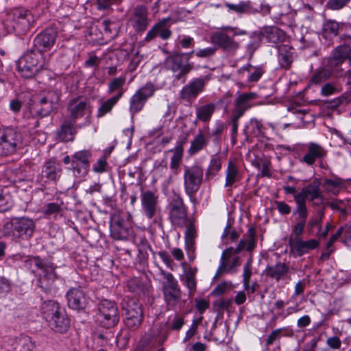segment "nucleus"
Instances as JSON below:
<instances>
[{
    "label": "nucleus",
    "mask_w": 351,
    "mask_h": 351,
    "mask_svg": "<svg viewBox=\"0 0 351 351\" xmlns=\"http://www.w3.org/2000/svg\"><path fill=\"white\" fill-rule=\"evenodd\" d=\"M123 0H95L96 8L99 10H109L113 5H119Z\"/></svg>",
    "instance_id": "nucleus-56"
},
{
    "label": "nucleus",
    "mask_w": 351,
    "mask_h": 351,
    "mask_svg": "<svg viewBox=\"0 0 351 351\" xmlns=\"http://www.w3.org/2000/svg\"><path fill=\"white\" fill-rule=\"evenodd\" d=\"M260 165H261V167L260 169L261 173L258 174V176L271 177V162L267 159L260 158Z\"/></svg>",
    "instance_id": "nucleus-60"
},
{
    "label": "nucleus",
    "mask_w": 351,
    "mask_h": 351,
    "mask_svg": "<svg viewBox=\"0 0 351 351\" xmlns=\"http://www.w3.org/2000/svg\"><path fill=\"white\" fill-rule=\"evenodd\" d=\"M232 304V300L230 298H220L213 302V308L219 311H229Z\"/></svg>",
    "instance_id": "nucleus-54"
},
{
    "label": "nucleus",
    "mask_w": 351,
    "mask_h": 351,
    "mask_svg": "<svg viewBox=\"0 0 351 351\" xmlns=\"http://www.w3.org/2000/svg\"><path fill=\"white\" fill-rule=\"evenodd\" d=\"M108 162L106 156H103L94 164L93 170L95 173H101L106 171Z\"/></svg>",
    "instance_id": "nucleus-61"
},
{
    "label": "nucleus",
    "mask_w": 351,
    "mask_h": 351,
    "mask_svg": "<svg viewBox=\"0 0 351 351\" xmlns=\"http://www.w3.org/2000/svg\"><path fill=\"white\" fill-rule=\"evenodd\" d=\"M259 34L262 39L265 38L270 43L276 44L284 42L286 39L285 33L276 26L265 27Z\"/></svg>",
    "instance_id": "nucleus-31"
},
{
    "label": "nucleus",
    "mask_w": 351,
    "mask_h": 351,
    "mask_svg": "<svg viewBox=\"0 0 351 351\" xmlns=\"http://www.w3.org/2000/svg\"><path fill=\"white\" fill-rule=\"evenodd\" d=\"M256 228L251 226L248 228L243 238L239 241V244L235 248V251L236 252H239V254L244 250L252 253L256 247Z\"/></svg>",
    "instance_id": "nucleus-28"
},
{
    "label": "nucleus",
    "mask_w": 351,
    "mask_h": 351,
    "mask_svg": "<svg viewBox=\"0 0 351 351\" xmlns=\"http://www.w3.org/2000/svg\"><path fill=\"white\" fill-rule=\"evenodd\" d=\"M327 151L316 143H310L306 146V152L304 154L301 162L312 166L316 160H321L326 157Z\"/></svg>",
    "instance_id": "nucleus-23"
},
{
    "label": "nucleus",
    "mask_w": 351,
    "mask_h": 351,
    "mask_svg": "<svg viewBox=\"0 0 351 351\" xmlns=\"http://www.w3.org/2000/svg\"><path fill=\"white\" fill-rule=\"evenodd\" d=\"M197 272V267H193L188 265L184 269V285L189 289V295L192 297L197 289L196 274Z\"/></svg>",
    "instance_id": "nucleus-36"
},
{
    "label": "nucleus",
    "mask_w": 351,
    "mask_h": 351,
    "mask_svg": "<svg viewBox=\"0 0 351 351\" xmlns=\"http://www.w3.org/2000/svg\"><path fill=\"white\" fill-rule=\"evenodd\" d=\"M321 184L319 179L315 178L311 184L302 189L307 199L312 202L313 206H319L324 202V196L320 189Z\"/></svg>",
    "instance_id": "nucleus-25"
},
{
    "label": "nucleus",
    "mask_w": 351,
    "mask_h": 351,
    "mask_svg": "<svg viewBox=\"0 0 351 351\" xmlns=\"http://www.w3.org/2000/svg\"><path fill=\"white\" fill-rule=\"evenodd\" d=\"M239 237V234L232 228L230 223H228L223 230L221 235V239L225 240H230L232 242L236 241Z\"/></svg>",
    "instance_id": "nucleus-57"
},
{
    "label": "nucleus",
    "mask_w": 351,
    "mask_h": 351,
    "mask_svg": "<svg viewBox=\"0 0 351 351\" xmlns=\"http://www.w3.org/2000/svg\"><path fill=\"white\" fill-rule=\"evenodd\" d=\"M156 91L155 86L148 82L138 89L130 99V112L132 115L140 112L147 100L152 97Z\"/></svg>",
    "instance_id": "nucleus-14"
},
{
    "label": "nucleus",
    "mask_w": 351,
    "mask_h": 351,
    "mask_svg": "<svg viewBox=\"0 0 351 351\" xmlns=\"http://www.w3.org/2000/svg\"><path fill=\"white\" fill-rule=\"evenodd\" d=\"M184 169V191L190 200L195 204L197 202L195 194L203 182L204 169L198 165H194L191 167L186 166Z\"/></svg>",
    "instance_id": "nucleus-7"
},
{
    "label": "nucleus",
    "mask_w": 351,
    "mask_h": 351,
    "mask_svg": "<svg viewBox=\"0 0 351 351\" xmlns=\"http://www.w3.org/2000/svg\"><path fill=\"white\" fill-rule=\"evenodd\" d=\"M36 113L41 117L49 115L56 108L42 97L36 104Z\"/></svg>",
    "instance_id": "nucleus-50"
},
{
    "label": "nucleus",
    "mask_w": 351,
    "mask_h": 351,
    "mask_svg": "<svg viewBox=\"0 0 351 351\" xmlns=\"http://www.w3.org/2000/svg\"><path fill=\"white\" fill-rule=\"evenodd\" d=\"M75 121L65 119L61 124L60 130L57 131V136L62 141L69 142L74 140L77 133Z\"/></svg>",
    "instance_id": "nucleus-29"
},
{
    "label": "nucleus",
    "mask_w": 351,
    "mask_h": 351,
    "mask_svg": "<svg viewBox=\"0 0 351 351\" xmlns=\"http://www.w3.org/2000/svg\"><path fill=\"white\" fill-rule=\"evenodd\" d=\"M252 258L250 257L247 262L245 263L243 267V287L245 290H248L250 287V282L251 276L252 274Z\"/></svg>",
    "instance_id": "nucleus-53"
},
{
    "label": "nucleus",
    "mask_w": 351,
    "mask_h": 351,
    "mask_svg": "<svg viewBox=\"0 0 351 351\" xmlns=\"http://www.w3.org/2000/svg\"><path fill=\"white\" fill-rule=\"evenodd\" d=\"M119 101L117 97H111L101 103L97 112V117L101 118L111 112L113 107Z\"/></svg>",
    "instance_id": "nucleus-46"
},
{
    "label": "nucleus",
    "mask_w": 351,
    "mask_h": 351,
    "mask_svg": "<svg viewBox=\"0 0 351 351\" xmlns=\"http://www.w3.org/2000/svg\"><path fill=\"white\" fill-rule=\"evenodd\" d=\"M251 127L250 134L253 137H262L264 136V130L265 128L263 123L256 119H252L250 121Z\"/></svg>",
    "instance_id": "nucleus-51"
},
{
    "label": "nucleus",
    "mask_w": 351,
    "mask_h": 351,
    "mask_svg": "<svg viewBox=\"0 0 351 351\" xmlns=\"http://www.w3.org/2000/svg\"><path fill=\"white\" fill-rule=\"evenodd\" d=\"M41 313L49 326L55 332L64 333L70 327V320L60 304L53 300H47L42 304Z\"/></svg>",
    "instance_id": "nucleus-1"
},
{
    "label": "nucleus",
    "mask_w": 351,
    "mask_h": 351,
    "mask_svg": "<svg viewBox=\"0 0 351 351\" xmlns=\"http://www.w3.org/2000/svg\"><path fill=\"white\" fill-rule=\"evenodd\" d=\"M97 316L101 326L106 328L115 327L120 320L117 304L108 300H101L98 304Z\"/></svg>",
    "instance_id": "nucleus-9"
},
{
    "label": "nucleus",
    "mask_w": 351,
    "mask_h": 351,
    "mask_svg": "<svg viewBox=\"0 0 351 351\" xmlns=\"http://www.w3.org/2000/svg\"><path fill=\"white\" fill-rule=\"evenodd\" d=\"M129 21L136 32H144L149 25L147 8L143 5H136L132 11Z\"/></svg>",
    "instance_id": "nucleus-20"
},
{
    "label": "nucleus",
    "mask_w": 351,
    "mask_h": 351,
    "mask_svg": "<svg viewBox=\"0 0 351 351\" xmlns=\"http://www.w3.org/2000/svg\"><path fill=\"white\" fill-rule=\"evenodd\" d=\"M89 106V99L83 95H77L72 98L68 102L66 107L69 119L76 121L77 119L83 117Z\"/></svg>",
    "instance_id": "nucleus-18"
},
{
    "label": "nucleus",
    "mask_w": 351,
    "mask_h": 351,
    "mask_svg": "<svg viewBox=\"0 0 351 351\" xmlns=\"http://www.w3.org/2000/svg\"><path fill=\"white\" fill-rule=\"evenodd\" d=\"M227 8L230 10L234 11L238 13H255V10L250 1H241L238 4L227 3Z\"/></svg>",
    "instance_id": "nucleus-47"
},
{
    "label": "nucleus",
    "mask_w": 351,
    "mask_h": 351,
    "mask_svg": "<svg viewBox=\"0 0 351 351\" xmlns=\"http://www.w3.org/2000/svg\"><path fill=\"white\" fill-rule=\"evenodd\" d=\"M44 100L48 101L51 105H53L56 108L58 105V102L60 101V94L56 91L51 90L47 93V94L43 97Z\"/></svg>",
    "instance_id": "nucleus-63"
},
{
    "label": "nucleus",
    "mask_w": 351,
    "mask_h": 351,
    "mask_svg": "<svg viewBox=\"0 0 351 351\" xmlns=\"http://www.w3.org/2000/svg\"><path fill=\"white\" fill-rule=\"evenodd\" d=\"M186 137L183 140L178 141L175 148L171 150L173 152V154L171 158L170 168L174 171H177L182 162L184 154V145L186 143Z\"/></svg>",
    "instance_id": "nucleus-39"
},
{
    "label": "nucleus",
    "mask_w": 351,
    "mask_h": 351,
    "mask_svg": "<svg viewBox=\"0 0 351 351\" xmlns=\"http://www.w3.org/2000/svg\"><path fill=\"white\" fill-rule=\"evenodd\" d=\"M209 138L208 127H206L204 130H199L191 142L188 150L189 155L193 156L204 149L208 145Z\"/></svg>",
    "instance_id": "nucleus-27"
},
{
    "label": "nucleus",
    "mask_w": 351,
    "mask_h": 351,
    "mask_svg": "<svg viewBox=\"0 0 351 351\" xmlns=\"http://www.w3.org/2000/svg\"><path fill=\"white\" fill-rule=\"evenodd\" d=\"M237 254H239V252H236L235 248L232 247H230L223 251L221 256L220 265L217 269L215 278H217L221 275V269L224 268L228 265L233 255Z\"/></svg>",
    "instance_id": "nucleus-45"
},
{
    "label": "nucleus",
    "mask_w": 351,
    "mask_h": 351,
    "mask_svg": "<svg viewBox=\"0 0 351 351\" xmlns=\"http://www.w3.org/2000/svg\"><path fill=\"white\" fill-rule=\"evenodd\" d=\"M289 271V267L287 263L278 262L274 265L267 267L264 272L267 277L278 282L285 278Z\"/></svg>",
    "instance_id": "nucleus-33"
},
{
    "label": "nucleus",
    "mask_w": 351,
    "mask_h": 351,
    "mask_svg": "<svg viewBox=\"0 0 351 351\" xmlns=\"http://www.w3.org/2000/svg\"><path fill=\"white\" fill-rule=\"evenodd\" d=\"M123 309L125 312L124 323L126 327L132 330L138 329L143 319V310L138 301L134 298L128 300Z\"/></svg>",
    "instance_id": "nucleus-12"
},
{
    "label": "nucleus",
    "mask_w": 351,
    "mask_h": 351,
    "mask_svg": "<svg viewBox=\"0 0 351 351\" xmlns=\"http://www.w3.org/2000/svg\"><path fill=\"white\" fill-rule=\"evenodd\" d=\"M278 62L282 69L288 70L293 62L294 49L288 45L278 46Z\"/></svg>",
    "instance_id": "nucleus-34"
},
{
    "label": "nucleus",
    "mask_w": 351,
    "mask_h": 351,
    "mask_svg": "<svg viewBox=\"0 0 351 351\" xmlns=\"http://www.w3.org/2000/svg\"><path fill=\"white\" fill-rule=\"evenodd\" d=\"M33 263L35 270L36 269L42 271V274L38 279V286L46 291L50 290L58 278L53 264L41 258L39 256H34Z\"/></svg>",
    "instance_id": "nucleus-10"
},
{
    "label": "nucleus",
    "mask_w": 351,
    "mask_h": 351,
    "mask_svg": "<svg viewBox=\"0 0 351 351\" xmlns=\"http://www.w3.org/2000/svg\"><path fill=\"white\" fill-rule=\"evenodd\" d=\"M164 280L161 282V291L167 311L176 310L182 299V290L173 275L158 267Z\"/></svg>",
    "instance_id": "nucleus-2"
},
{
    "label": "nucleus",
    "mask_w": 351,
    "mask_h": 351,
    "mask_svg": "<svg viewBox=\"0 0 351 351\" xmlns=\"http://www.w3.org/2000/svg\"><path fill=\"white\" fill-rule=\"evenodd\" d=\"M347 45L337 47L332 51L331 56L328 58V63L330 68L339 66L347 60Z\"/></svg>",
    "instance_id": "nucleus-38"
},
{
    "label": "nucleus",
    "mask_w": 351,
    "mask_h": 351,
    "mask_svg": "<svg viewBox=\"0 0 351 351\" xmlns=\"http://www.w3.org/2000/svg\"><path fill=\"white\" fill-rule=\"evenodd\" d=\"M184 324V317L182 315L176 314L171 321L169 328L172 330H180Z\"/></svg>",
    "instance_id": "nucleus-64"
},
{
    "label": "nucleus",
    "mask_w": 351,
    "mask_h": 351,
    "mask_svg": "<svg viewBox=\"0 0 351 351\" xmlns=\"http://www.w3.org/2000/svg\"><path fill=\"white\" fill-rule=\"evenodd\" d=\"M216 51V47H210L204 49H199L197 51H195L193 54L199 58H208L214 56Z\"/></svg>",
    "instance_id": "nucleus-59"
},
{
    "label": "nucleus",
    "mask_w": 351,
    "mask_h": 351,
    "mask_svg": "<svg viewBox=\"0 0 351 351\" xmlns=\"http://www.w3.org/2000/svg\"><path fill=\"white\" fill-rule=\"evenodd\" d=\"M293 331L287 328H280L273 330L267 337L266 339V345L270 346L274 343L275 341L279 339L281 337H292Z\"/></svg>",
    "instance_id": "nucleus-44"
},
{
    "label": "nucleus",
    "mask_w": 351,
    "mask_h": 351,
    "mask_svg": "<svg viewBox=\"0 0 351 351\" xmlns=\"http://www.w3.org/2000/svg\"><path fill=\"white\" fill-rule=\"evenodd\" d=\"M141 201L143 214L147 219H152L160 210L158 195L149 190L141 191Z\"/></svg>",
    "instance_id": "nucleus-16"
},
{
    "label": "nucleus",
    "mask_w": 351,
    "mask_h": 351,
    "mask_svg": "<svg viewBox=\"0 0 351 351\" xmlns=\"http://www.w3.org/2000/svg\"><path fill=\"white\" fill-rule=\"evenodd\" d=\"M12 206V200L11 197L4 192L3 190H0V213H3L9 210Z\"/></svg>",
    "instance_id": "nucleus-55"
},
{
    "label": "nucleus",
    "mask_w": 351,
    "mask_h": 351,
    "mask_svg": "<svg viewBox=\"0 0 351 351\" xmlns=\"http://www.w3.org/2000/svg\"><path fill=\"white\" fill-rule=\"evenodd\" d=\"M45 65L43 53L34 49L27 51L16 62L18 72L25 78L35 77Z\"/></svg>",
    "instance_id": "nucleus-3"
},
{
    "label": "nucleus",
    "mask_w": 351,
    "mask_h": 351,
    "mask_svg": "<svg viewBox=\"0 0 351 351\" xmlns=\"http://www.w3.org/2000/svg\"><path fill=\"white\" fill-rule=\"evenodd\" d=\"M234 28L230 26H224L220 30L213 32L210 37V42L217 46L224 52L234 54L240 47L239 42L234 37L229 36L226 31H233Z\"/></svg>",
    "instance_id": "nucleus-11"
},
{
    "label": "nucleus",
    "mask_w": 351,
    "mask_h": 351,
    "mask_svg": "<svg viewBox=\"0 0 351 351\" xmlns=\"http://www.w3.org/2000/svg\"><path fill=\"white\" fill-rule=\"evenodd\" d=\"M31 19L29 12L22 8L12 9L8 16V21L12 23V28L18 33L24 32L29 29Z\"/></svg>",
    "instance_id": "nucleus-15"
},
{
    "label": "nucleus",
    "mask_w": 351,
    "mask_h": 351,
    "mask_svg": "<svg viewBox=\"0 0 351 351\" xmlns=\"http://www.w3.org/2000/svg\"><path fill=\"white\" fill-rule=\"evenodd\" d=\"M332 75L331 71L326 69H319L315 71L312 78L310 80V83L312 84H319L324 81L328 80Z\"/></svg>",
    "instance_id": "nucleus-48"
},
{
    "label": "nucleus",
    "mask_w": 351,
    "mask_h": 351,
    "mask_svg": "<svg viewBox=\"0 0 351 351\" xmlns=\"http://www.w3.org/2000/svg\"><path fill=\"white\" fill-rule=\"evenodd\" d=\"M324 186L326 190L333 195H337L339 192V188L343 186L341 179L336 178L335 179H325Z\"/></svg>",
    "instance_id": "nucleus-49"
},
{
    "label": "nucleus",
    "mask_w": 351,
    "mask_h": 351,
    "mask_svg": "<svg viewBox=\"0 0 351 351\" xmlns=\"http://www.w3.org/2000/svg\"><path fill=\"white\" fill-rule=\"evenodd\" d=\"M210 78L206 75L204 77L193 79L182 88L179 93V99L191 104L204 90L206 84Z\"/></svg>",
    "instance_id": "nucleus-13"
},
{
    "label": "nucleus",
    "mask_w": 351,
    "mask_h": 351,
    "mask_svg": "<svg viewBox=\"0 0 351 351\" xmlns=\"http://www.w3.org/2000/svg\"><path fill=\"white\" fill-rule=\"evenodd\" d=\"M242 176L237 165L232 160H229L226 172V187H230L234 183L241 180Z\"/></svg>",
    "instance_id": "nucleus-37"
},
{
    "label": "nucleus",
    "mask_w": 351,
    "mask_h": 351,
    "mask_svg": "<svg viewBox=\"0 0 351 351\" xmlns=\"http://www.w3.org/2000/svg\"><path fill=\"white\" fill-rule=\"evenodd\" d=\"M339 24L334 20H327L323 24L322 29V36L324 38L334 37L338 34Z\"/></svg>",
    "instance_id": "nucleus-43"
},
{
    "label": "nucleus",
    "mask_w": 351,
    "mask_h": 351,
    "mask_svg": "<svg viewBox=\"0 0 351 351\" xmlns=\"http://www.w3.org/2000/svg\"><path fill=\"white\" fill-rule=\"evenodd\" d=\"M128 287L129 290L134 293H140L143 291V284L138 278H134L128 281Z\"/></svg>",
    "instance_id": "nucleus-58"
},
{
    "label": "nucleus",
    "mask_w": 351,
    "mask_h": 351,
    "mask_svg": "<svg viewBox=\"0 0 351 351\" xmlns=\"http://www.w3.org/2000/svg\"><path fill=\"white\" fill-rule=\"evenodd\" d=\"M35 228V222L26 217H14L3 226V231L5 234H12L13 237L22 240H27L32 237Z\"/></svg>",
    "instance_id": "nucleus-6"
},
{
    "label": "nucleus",
    "mask_w": 351,
    "mask_h": 351,
    "mask_svg": "<svg viewBox=\"0 0 351 351\" xmlns=\"http://www.w3.org/2000/svg\"><path fill=\"white\" fill-rule=\"evenodd\" d=\"M97 29L102 30L103 32L101 33V36L97 37L96 40L113 38L117 34L116 24L110 20H104L99 22L95 27H92L90 32V34H94Z\"/></svg>",
    "instance_id": "nucleus-30"
},
{
    "label": "nucleus",
    "mask_w": 351,
    "mask_h": 351,
    "mask_svg": "<svg viewBox=\"0 0 351 351\" xmlns=\"http://www.w3.org/2000/svg\"><path fill=\"white\" fill-rule=\"evenodd\" d=\"M216 109V105L209 103L198 106L196 108V117L201 121L208 122L210 120Z\"/></svg>",
    "instance_id": "nucleus-41"
},
{
    "label": "nucleus",
    "mask_w": 351,
    "mask_h": 351,
    "mask_svg": "<svg viewBox=\"0 0 351 351\" xmlns=\"http://www.w3.org/2000/svg\"><path fill=\"white\" fill-rule=\"evenodd\" d=\"M169 21V18H165L155 23L147 33L145 42L149 43L158 36L164 40L169 39L172 36V31L167 25Z\"/></svg>",
    "instance_id": "nucleus-21"
},
{
    "label": "nucleus",
    "mask_w": 351,
    "mask_h": 351,
    "mask_svg": "<svg viewBox=\"0 0 351 351\" xmlns=\"http://www.w3.org/2000/svg\"><path fill=\"white\" fill-rule=\"evenodd\" d=\"M169 219L173 226L183 228L188 222L191 221L188 215V209L182 197L175 194L168 205Z\"/></svg>",
    "instance_id": "nucleus-8"
},
{
    "label": "nucleus",
    "mask_w": 351,
    "mask_h": 351,
    "mask_svg": "<svg viewBox=\"0 0 351 351\" xmlns=\"http://www.w3.org/2000/svg\"><path fill=\"white\" fill-rule=\"evenodd\" d=\"M91 157V152L88 149L77 152L72 156L71 165L76 177L84 176L88 173Z\"/></svg>",
    "instance_id": "nucleus-17"
},
{
    "label": "nucleus",
    "mask_w": 351,
    "mask_h": 351,
    "mask_svg": "<svg viewBox=\"0 0 351 351\" xmlns=\"http://www.w3.org/2000/svg\"><path fill=\"white\" fill-rule=\"evenodd\" d=\"M256 93H243L239 95L234 101L232 115L241 118L245 111L252 106L251 101L256 98Z\"/></svg>",
    "instance_id": "nucleus-26"
},
{
    "label": "nucleus",
    "mask_w": 351,
    "mask_h": 351,
    "mask_svg": "<svg viewBox=\"0 0 351 351\" xmlns=\"http://www.w3.org/2000/svg\"><path fill=\"white\" fill-rule=\"evenodd\" d=\"M194 52L193 50L190 53H173L166 58L165 66L176 74V80H182L183 83L186 82V75L193 68V64L190 62V57Z\"/></svg>",
    "instance_id": "nucleus-4"
},
{
    "label": "nucleus",
    "mask_w": 351,
    "mask_h": 351,
    "mask_svg": "<svg viewBox=\"0 0 351 351\" xmlns=\"http://www.w3.org/2000/svg\"><path fill=\"white\" fill-rule=\"evenodd\" d=\"M61 211V204L58 203L51 202L46 204L43 210V214L45 216H50L53 214H57Z\"/></svg>",
    "instance_id": "nucleus-62"
},
{
    "label": "nucleus",
    "mask_w": 351,
    "mask_h": 351,
    "mask_svg": "<svg viewBox=\"0 0 351 351\" xmlns=\"http://www.w3.org/2000/svg\"><path fill=\"white\" fill-rule=\"evenodd\" d=\"M61 165L55 161L49 160L46 162L43 167L42 175L49 182L56 183L61 177Z\"/></svg>",
    "instance_id": "nucleus-32"
},
{
    "label": "nucleus",
    "mask_w": 351,
    "mask_h": 351,
    "mask_svg": "<svg viewBox=\"0 0 351 351\" xmlns=\"http://www.w3.org/2000/svg\"><path fill=\"white\" fill-rule=\"evenodd\" d=\"M324 216V209L317 210L316 215L312 217L308 222V232H312V229L317 226L319 231L322 229V219Z\"/></svg>",
    "instance_id": "nucleus-52"
},
{
    "label": "nucleus",
    "mask_w": 351,
    "mask_h": 351,
    "mask_svg": "<svg viewBox=\"0 0 351 351\" xmlns=\"http://www.w3.org/2000/svg\"><path fill=\"white\" fill-rule=\"evenodd\" d=\"M110 234L114 239L123 240L128 237V230L121 220H116L110 224Z\"/></svg>",
    "instance_id": "nucleus-42"
},
{
    "label": "nucleus",
    "mask_w": 351,
    "mask_h": 351,
    "mask_svg": "<svg viewBox=\"0 0 351 351\" xmlns=\"http://www.w3.org/2000/svg\"><path fill=\"white\" fill-rule=\"evenodd\" d=\"M264 73L265 69L262 66H254L250 64L238 70V73L243 77H246L248 82H258Z\"/></svg>",
    "instance_id": "nucleus-35"
},
{
    "label": "nucleus",
    "mask_w": 351,
    "mask_h": 351,
    "mask_svg": "<svg viewBox=\"0 0 351 351\" xmlns=\"http://www.w3.org/2000/svg\"><path fill=\"white\" fill-rule=\"evenodd\" d=\"M125 76H119L113 78L108 84V93L112 94L117 92V94L113 97L120 100L125 92L123 86L125 84Z\"/></svg>",
    "instance_id": "nucleus-40"
},
{
    "label": "nucleus",
    "mask_w": 351,
    "mask_h": 351,
    "mask_svg": "<svg viewBox=\"0 0 351 351\" xmlns=\"http://www.w3.org/2000/svg\"><path fill=\"white\" fill-rule=\"evenodd\" d=\"M23 138L16 128L5 127L0 128V156H8L22 147Z\"/></svg>",
    "instance_id": "nucleus-5"
},
{
    "label": "nucleus",
    "mask_w": 351,
    "mask_h": 351,
    "mask_svg": "<svg viewBox=\"0 0 351 351\" xmlns=\"http://www.w3.org/2000/svg\"><path fill=\"white\" fill-rule=\"evenodd\" d=\"M56 38V34L52 29H47L40 33L34 40V50H38L41 53L43 51L50 49L54 44Z\"/></svg>",
    "instance_id": "nucleus-24"
},
{
    "label": "nucleus",
    "mask_w": 351,
    "mask_h": 351,
    "mask_svg": "<svg viewBox=\"0 0 351 351\" xmlns=\"http://www.w3.org/2000/svg\"><path fill=\"white\" fill-rule=\"evenodd\" d=\"M319 244V241L314 239L303 241L300 237L293 238L291 237L289 239L290 254L293 256H301L308 253L310 250L316 249Z\"/></svg>",
    "instance_id": "nucleus-19"
},
{
    "label": "nucleus",
    "mask_w": 351,
    "mask_h": 351,
    "mask_svg": "<svg viewBox=\"0 0 351 351\" xmlns=\"http://www.w3.org/2000/svg\"><path fill=\"white\" fill-rule=\"evenodd\" d=\"M68 306L74 310L84 309L88 304V298L81 288H71L66 293Z\"/></svg>",
    "instance_id": "nucleus-22"
}]
</instances>
